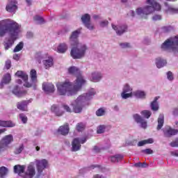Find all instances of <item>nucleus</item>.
<instances>
[{
    "mask_svg": "<svg viewBox=\"0 0 178 178\" xmlns=\"http://www.w3.org/2000/svg\"><path fill=\"white\" fill-rule=\"evenodd\" d=\"M96 94L95 89H90L88 92L79 95L74 102L71 103V106L66 104H63V108L64 111L68 112V113H81L83 108L86 105H88V102L91 101Z\"/></svg>",
    "mask_w": 178,
    "mask_h": 178,
    "instance_id": "3",
    "label": "nucleus"
},
{
    "mask_svg": "<svg viewBox=\"0 0 178 178\" xmlns=\"http://www.w3.org/2000/svg\"><path fill=\"white\" fill-rule=\"evenodd\" d=\"M167 79L169 81H173V80H175V76L172 72L169 71L167 72Z\"/></svg>",
    "mask_w": 178,
    "mask_h": 178,
    "instance_id": "49",
    "label": "nucleus"
},
{
    "mask_svg": "<svg viewBox=\"0 0 178 178\" xmlns=\"http://www.w3.org/2000/svg\"><path fill=\"white\" fill-rule=\"evenodd\" d=\"M81 33V29H78L72 32L69 43L72 47L70 55L73 59H83L86 57L88 47L87 44L79 42V35Z\"/></svg>",
    "mask_w": 178,
    "mask_h": 178,
    "instance_id": "2",
    "label": "nucleus"
},
{
    "mask_svg": "<svg viewBox=\"0 0 178 178\" xmlns=\"http://www.w3.org/2000/svg\"><path fill=\"white\" fill-rule=\"evenodd\" d=\"M133 118L135 120V122H136V123H138V124H140V127H142V129H146L147 127V120L145 119H144L143 117H141V115H138V114H134L133 115Z\"/></svg>",
    "mask_w": 178,
    "mask_h": 178,
    "instance_id": "17",
    "label": "nucleus"
},
{
    "mask_svg": "<svg viewBox=\"0 0 178 178\" xmlns=\"http://www.w3.org/2000/svg\"><path fill=\"white\" fill-rule=\"evenodd\" d=\"M11 65L12 62L10 61V60H7L6 61L5 68L7 69V70H9V69H10L11 67Z\"/></svg>",
    "mask_w": 178,
    "mask_h": 178,
    "instance_id": "53",
    "label": "nucleus"
},
{
    "mask_svg": "<svg viewBox=\"0 0 178 178\" xmlns=\"http://www.w3.org/2000/svg\"><path fill=\"white\" fill-rule=\"evenodd\" d=\"M19 119L22 120L23 123H27V117L26 115L21 113L19 114Z\"/></svg>",
    "mask_w": 178,
    "mask_h": 178,
    "instance_id": "51",
    "label": "nucleus"
},
{
    "mask_svg": "<svg viewBox=\"0 0 178 178\" xmlns=\"http://www.w3.org/2000/svg\"><path fill=\"white\" fill-rule=\"evenodd\" d=\"M23 149H24V145L23 143H21L19 145L18 147H15L14 153L15 154V155H19V154H22Z\"/></svg>",
    "mask_w": 178,
    "mask_h": 178,
    "instance_id": "35",
    "label": "nucleus"
},
{
    "mask_svg": "<svg viewBox=\"0 0 178 178\" xmlns=\"http://www.w3.org/2000/svg\"><path fill=\"white\" fill-rule=\"evenodd\" d=\"M152 19L154 22H156L158 20H162V15H155L153 16Z\"/></svg>",
    "mask_w": 178,
    "mask_h": 178,
    "instance_id": "55",
    "label": "nucleus"
},
{
    "mask_svg": "<svg viewBox=\"0 0 178 178\" xmlns=\"http://www.w3.org/2000/svg\"><path fill=\"white\" fill-rule=\"evenodd\" d=\"M122 99H127V98H133V88L129 83H125L122 88L121 93Z\"/></svg>",
    "mask_w": 178,
    "mask_h": 178,
    "instance_id": "12",
    "label": "nucleus"
},
{
    "mask_svg": "<svg viewBox=\"0 0 178 178\" xmlns=\"http://www.w3.org/2000/svg\"><path fill=\"white\" fill-rule=\"evenodd\" d=\"M16 124L10 120L4 121L0 120V127H15Z\"/></svg>",
    "mask_w": 178,
    "mask_h": 178,
    "instance_id": "26",
    "label": "nucleus"
},
{
    "mask_svg": "<svg viewBox=\"0 0 178 178\" xmlns=\"http://www.w3.org/2000/svg\"><path fill=\"white\" fill-rule=\"evenodd\" d=\"M8 169L6 168V167H1L0 168V178H5V176H6V175H8Z\"/></svg>",
    "mask_w": 178,
    "mask_h": 178,
    "instance_id": "37",
    "label": "nucleus"
},
{
    "mask_svg": "<svg viewBox=\"0 0 178 178\" xmlns=\"http://www.w3.org/2000/svg\"><path fill=\"white\" fill-rule=\"evenodd\" d=\"M28 104H29V102H27L26 101L18 102L17 104V109H19V111H27Z\"/></svg>",
    "mask_w": 178,
    "mask_h": 178,
    "instance_id": "28",
    "label": "nucleus"
},
{
    "mask_svg": "<svg viewBox=\"0 0 178 178\" xmlns=\"http://www.w3.org/2000/svg\"><path fill=\"white\" fill-rule=\"evenodd\" d=\"M67 51V44L66 43H61L57 47V52L58 54H65Z\"/></svg>",
    "mask_w": 178,
    "mask_h": 178,
    "instance_id": "31",
    "label": "nucleus"
},
{
    "mask_svg": "<svg viewBox=\"0 0 178 178\" xmlns=\"http://www.w3.org/2000/svg\"><path fill=\"white\" fill-rule=\"evenodd\" d=\"M154 62L158 69H162V67L168 65V60L162 57L156 58Z\"/></svg>",
    "mask_w": 178,
    "mask_h": 178,
    "instance_id": "19",
    "label": "nucleus"
},
{
    "mask_svg": "<svg viewBox=\"0 0 178 178\" xmlns=\"http://www.w3.org/2000/svg\"><path fill=\"white\" fill-rule=\"evenodd\" d=\"M33 20L38 23V24H41L44 23V19L40 16L36 15L33 17Z\"/></svg>",
    "mask_w": 178,
    "mask_h": 178,
    "instance_id": "46",
    "label": "nucleus"
},
{
    "mask_svg": "<svg viewBox=\"0 0 178 178\" xmlns=\"http://www.w3.org/2000/svg\"><path fill=\"white\" fill-rule=\"evenodd\" d=\"M81 20L83 24H86L91 22V15L90 14H84L81 16Z\"/></svg>",
    "mask_w": 178,
    "mask_h": 178,
    "instance_id": "33",
    "label": "nucleus"
},
{
    "mask_svg": "<svg viewBox=\"0 0 178 178\" xmlns=\"http://www.w3.org/2000/svg\"><path fill=\"white\" fill-rule=\"evenodd\" d=\"M109 24V22L106 19L102 20L99 22L100 27H107V26Z\"/></svg>",
    "mask_w": 178,
    "mask_h": 178,
    "instance_id": "50",
    "label": "nucleus"
},
{
    "mask_svg": "<svg viewBox=\"0 0 178 178\" xmlns=\"http://www.w3.org/2000/svg\"><path fill=\"white\" fill-rule=\"evenodd\" d=\"M124 156L122 154H115L113 156H110L108 157V161L112 162V163H118L123 161Z\"/></svg>",
    "mask_w": 178,
    "mask_h": 178,
    "instance_id": "23",
    "label": "nucleus"
},
{
    "mask_svg": "<svg viewBox=\"0 0 178 178\" xmlns=\"http://www.w3.org/2000/svg\"><path fill=\"white\" fill-rule=\"evenodd\" d=\"M85 127H86V125H84L83 123L81 122V123L77 124L76 130L78 131H83V130H84Z\"/></svg>",
    "mask_w": 178,
    "mask_h": 178,
    "instance_id": "48",
    "label": "nucleus"
},
{
    "mask_svg": "<svg viewBox=\"0 0 178 178\" xmlns=\"http://www.w3.org/2000/svg\"><path fill=\"white\" fill-rule=\"evenodd\" d=\"M13 94L16 95V97H23V95L26 94V91H21L20 88H19V86H15L13 90Z\"/></svg>",
    "mask_w": 178,
    "mask_h": 178,
    "instance_id": "29",
    "label": "nucleus"
},
{
    "mask_svg": "<svg viewBox=\"0 0 178 178\" xmlns=\"http://www.w3.org/2000/svg\"><path fill=\"white\" fill-rule=\"evenodd\" d=\"M35 165H36L37 170H38V177H40L42 175V172H44V169H47L48 168V161L46 159L42 160H35L34 161Z\"/></svg>",
    "mask_w": 178,
    "mask_h": 178,
    "instance_id": "11",
    "label": "nucleus"
},
{
    "mask_svg": "<svg viewBox=\"0 0 178 178\" xmlns=\"http://www.w3.org/2000/svg\"><path fill=\"white\" fill-rule=\"evenodd\" d=\"M167 13L178 15V7H169L167 10Z\"/></svg>",
    "mask_w": 178,
    "mask_h": 178,
    "instance_id": "38",
    "label": "nucleus"
},
{
    "mask_svg": "<svg viewBox=\"0 0 178 178\" xmlns=\"http://www.w3.org/2000/svg\"><path fill=\"white\" fill-rule=\"evenodd\" d=\"M2 80L4 82V84H9L10 83V80H12V77L10 76V74H6L3 76Z\"/></svg>",
    "mask_w": 178,
    "mask_h": 178,
    "instance_id": "40",
    "label": "nucleus"
},
{
    "mask_svg": "<svg viewBox=\"0 0 178 178\" xmlns=\"http://www.w3.org/2000/svg\"><path fill=\"white\" fill-rule=\"evenodd\" d=\"M4 84H7V83H5L3 79H1V81L0 82V88H3Z\"/></svg>",
    "mask_w": 178,
    "mask_h": 178,
    "instance_id": "60",
    "label": "nucleus"
},
{
    "mask_svg": "<svg viewBox=\"0 0 178 178\" xmlns=\"http://www.w3.org/2000/svg\"><path fill=\"white\" fill-rule=\"evenodd\" d=\"M173 115H178V108H175L172 111Z\"/></svg>",
    "mask_w": 178,
    "mask_h": 178,
    "instance_id": "62",
    "label": "nucleus"
},
{
    "mask_svg": "<svg viewBox=\"0 0 178 178\" xmlns=\"http://www.w3.org/2000/svg\"><path fill=\"white\" fill-rule=\"evenodd\" d=\"M93 19H95V20H97V19H101V17L99 15H94Z\"/></svg>",
    "mask_w": 178,
    "mask_h": 178,
    "instance_id": "61",
    "label": "nucleus"
},
{
    "mask_svg": "<svg viewBox=\"0 0 178 178\" xmlns=\"http://www.w3.org/2000/svg\"><path fill=\"white\" fill-rule=\"evenodd\" d=\"M113 109H114V111L118 112L119 111V106L115 105V106H113Z\"/></svg>",
    "mask_w": 178,
    "mask_h": 178,
    "instance_id": "64",
    "label": "nucleus"
},
{
    "mask_svg": "<svg viewBox=\"0 0 178 178\" xmlns=\"http://www.w3.org/2000/svg\"><path fill=\"white\" fill-rule=\"evenodd\" d=\"M112 29L115 31L117 35H122L127 31V26L124 24H111Z\"/></svg>",
    "mask_w": 178,
    "mask_h": 178,
    "instance_id": "13",
    "label": "nucleus"
},
{
    "mask_svg": "<svg viewBox=\"0 0 178 178\" xmlns=\"http://www.w3.org/2000/svg\"><path fill=\"white\" fill-rule=\"evenodd\" d=\"M13 142V135L8 134L5 136L0 140V154L5 152L7 149H9V145Z\"/></svg>",
    "mask_w": 178,
    "mask_h": 178,
    "instance_id": "9",
    "label": "nucleus"
},
{
    "mask_svg": "<svg viewBox=\"0 0 178 178\" xmlns=\"http://www.w3.org/2000/svg\"><path fill=\"white\" fill-rule=\"evenodd\" d=\"M26 169L25 165H16L14 166V172L17 173V175H22V173H24V170Z\"/></svg>",
    "mask_w": 178,
    "mask_h": 178,
    "instance_id": "30",
    "label": "nucleus"
},
{
    "mask_svg": "<svg viewBox=\"0 0 178 178\" xmlns=\"http://www.w3.org/2000/svg\"><path fill=\"white\" fill-rule=\"evenodd\" d=\"M51 111L55 113L56 116H62V115H63V111H60V110H59V106L56 105L51 106Z\"/></svg>",
    "mask_w": 178,
    "mask_h": 178,
    "instance_id": "32",
    "label": "nucleus"
},
{
    "mask_svg": "<svg viewBox=\"0 0 178 178\" xmlns=\"http://www.w3.org/2000/svg\"><path fill=\"white\" fill-rule=\"evenodd\" d=\"M120 47L122 49H127L128 48H131V44H130L129 42H122L120 43Z\"/></svg>",
    "mask_w": 178,
    "mask_h": 178,
    "instance_id": "47",
    "label": "nucleus"
},
{
    "mask_svg": "<svg viewBox=\"0 0 178 178\" xmlns=\"http://www.w3.org/2000/svg\"><path fill=\"white\" fill-rule=\"evenodd\" d=\"M128 15L132 17H134V16H136V12H134V10H130Z\"/></svg>",
    "mask_w": 178,
    "mask_h": 178,
    "instance_id": "57",
    "label": "nucleus"
},
{
    "mask_svg": "<svg viewBox=\"0 0 178 178\" xmlns=\"http://www.w3.org/2000/svg\"><path fill=\"white\" fill-rule=\"evenodd\" d=\"M93 178H106V177H104L102 175H94Z\"/></svg>",
    "mask_w": 178,
    "mask_h": 178,
    "instance_id": "59",
    "label": "nucleus"
},
{
    "mask_svg": "<svg viewBox=\"0 0 178 178\" xmlns=\"http://www.w3.org/2000/svg\"><path fill=\"white\" fill-rule=\"evenodd\" d=\"M102 73L98 71H95L91 73L90 80L93 83H98L99 81H101V80H102Z\"/></svg>",
    "mask_w": 178,
    "mask_h": 178,
    "instance_id": "18",
    "label": "nucleus"
},
{
    "mask_svg": "<svg viewBox=\"0 0 178 178\" xmlns=\"http://www.w3.org/2000/svg\"><path fill=\"white\" fill-rule=\"evenodd\" d=\"M25 175L29 178H33L35 176V163L31 162L28 165Z\"/></svg>",
    "mask_w": 178,
    "mask_h": 178,
    "instance_id": "15",
    "label": "nucleus"
},
{
    "mask_svg": "<svg viewBox=\"0 0 178 178\" xmlns=\"http://www.w3.org/2000/svg\"><path fill=\"white\" fill-rule=\"evenodd\" d=\"M162 51L173 52L175 56H178V35L167 39L161 46Z\"/></svg>",
    "mask_w": 178,
    "mask_h": 178,
    "instance_id": "7",
    "label": "nucleus"
},
{
    "mask_svg": "<svg viewBox=\"0 0 178 178\" xmlns=\"http://www.w3.org/2000/svg\"><path fill=\"white\" fill-rule=\"evenodd\" d=\"M174 28L173 26L169 25V26H165L161 28L162 33H170V31H173Z\"/></svg>",
    "mask_w": 178,
    "mask_h": 178,
    "instance_id": "39",
    "label": "nucleus"
},
{
    "mask_svg": "<svg viewBox=\"0 0 178 178\" xmlns=\"http://www.w3.org/2000/svg\"><path fill=\"white\" fill-rule=\"evenodd\" d=\"M6 10L10 13H16V10H17V1L16 0H9Z\"/></svg>",
    "mask_w": 178,
    "mask_h": 178,
    "instance_id": "16",
    "label": "nucleus"
},
{
    "mask_svg": "<svg viewBox=\"0 0 178 178\" xmlns=\"http://www.w3.org/2000/svg\"><path fill=\"white\" fill-rule=\"evenodd\" d=\"M158 125H157V130H161L162 127H163V123H165V115L163 114H160L158 120Z\"/></svg>",
    "mask_w": 178,
    "mask_h": 178,
    "instance_id": "27",
    "label": "nucleus"
},
{
    "mask_svg": "<svg viewBox=\"0 0 178 178\" xmlns=\"http://www.w3.org/2000/svg\"><path fill=\"white\" fill-rule=\"evenodd\" d=\"M105 113H106V111L104 108H100L96 111V115L97 116H105Z\"/></svg>",
    "mask_w": 178,
    "mask_h": 178,
    "instance_id": "44",
    "label": "nucleus"
},
{
    "mask_svg": "<svg viewBox=\"0 0 178 178\" xmlns=\"http://www.w3.org/2000/svg\"><path fill=\"white\" fill-rule=\"evenodd\" d=\"M132 97H135L138 99H145L147 98V93L143 90H136L133 92Z\"/></svg>",
    "mask_w": 178,
    "mask_h": 178,
    "instance_id": "21",
    "label": "nucleus"
},
{
    "mask_svg": "<svg viewBox=\"0 0 178 178\" xmlns=\"http://www.w3.org/2000/svg\"><path fill=\"white\" fill-rule=\"evenodd\" d=\"M140 114L145 119H149V118H151V115H152V112L149 110H144L141 111Z\"/></svg>",
    "mask_w": 178,
    "mask_h": 178,
    "instance_id": "36",
    "label": "nucleus"
},
{
    "mask_svg": "<svg viewBox=\"0 0 178 178\" xmlns=\"http://www.w3.org/2000/svg\"><path fill=\"white\" fill-rule=\"evenodd\" d=\"M87 142V137L83 136L81 138H75L72 141V152H77L81 149V144H84Z\"/></svg>",
    "mask_w": 178,
    "mask_h": 178,
    "instance_id": "10",
    "label": "nucleus"
},
{
    "mask_svg": "<svg viewBox=\"0 0 178 178\" xmlns=\"http://www.w3.org/2000/svg\"><path fill=\"white\" fill-rule=\"evenodd\" d=\"M57 132L58 134H61V136H67L69 134V124L60 126L57 130Z\"/></svg>",
    "mask_w": 178,
    "mask_h": 178,
    "instance_id": "22",
    "label": "nucleus"
},
{
    "mask_svg": "<svg viewBox=\"0 0 178 178\" xmlns=\"http://www.w3.org/2000/svg\"><path fill=\"white\" fill-rule=\"evenodd\" d=\"M68 72L70 73V74H77L76 79L81 76L83 77V79H84V76H83V75H81V72L80 71V70L79 68H77L76 67H70L68 69Z\"/></svg>",
    "mask_w": 178,
    "mask_h": 178,
    "instance_id": "25",
    "label": "nucleus"
},
{
    "mask_svg": "<svg viewBox=\"0 0 178 178\" xmlns=\"http://www.w3.org/2000/svg\"><path fill=\"white\" fill-rule=\"evenodd\" d=\"M170 147H178V138L170 143Z\"/></svg>",
    "mask_w": 178,
    "mask_h": 178,
    "instance_id": "54",
    "label": "nucleus"
},
{
    "mask_svg": "<svg viewBox=\"0 0 178 178\" xmlns=\"http://www.w3.org/2000/svg\"><path fill=\"white\" fill-rule=\"evenodd\" d=\"M84 84H86V79L81 76H79L74 82V84L69 81L58 83V93L59 95H67L68 97L76 95V94L81 90V87H83Z\"/></svg>",
    "mask_w": 178,
    "mask_h": 178,
    "instance_id": "4",
    "label": "nucleus"
},
{
    "mask_svg": "<svg viewBox=\"0 0 178 178\" xmlns=\"http://www.w3.org/2000/svg\"><path fill=\"white\" fill-rule=\"evenodd\" d=\"M162 130L164 137H166L167 138H170V137H172V136H176V134H178L177 129H173L169 126L165 127Z\"/></svg>",
    "mask_w": 178,
    "mask_h": 178,
    "instance_id": "14",
    "label": "nucleus"
},
{
    "mask_svg": "<svg viewBox=\"0 0 178 178\" xmlns=\"http://www.w3.org/2000/svg\"><path fill=\"white\" fill-rule=\"evenodd\" d=\"M106 129V125H99L97 127V134H102V133L105 132V129Z\"/></svg>",
    "mask_w": 178,
    "mask_h": 178,
    "instance_id": "45",
    "label": "nucleus"
},
{
    "mask_svg": "<svg viewBox=\"0 0 178 178\" xmlns=\"http://www.w3.org/2000/svg\"><path fill=\"white\" fill-rule=\"evenodd\" d=\"M90 169H96L97 172H104L105 168L99 165H93L90 167Z\"/></svg>",
    "mask_w": 178,
    "mask_h": 178,
    "instance_id": "43",
    "label": "nucleus"
},
{
    "mask_svg": "<svg viewBox=\"0 0 178 178\" xmlns=\"http://www.w3.org/2000/svg\"><path fill=\"white\" fill-rule=\"evenodd\" d=\"M170 154L172 156H178V150L171 152Z\"/></svg>",
    "mask_w": 178,
    "mask_h": 178,
    "instance_id": "58",
    "label": "nucleus"
},
{
    "mask_svg": "<svg viewBox=\"0 0 178 178\" xmlns=\"http://www.w3.org/2000/svg\"><path fill=\"white\" fill-rule=\"evenodd\" d=\"M175 129H178V121H175L174 123Z\"/></svg>",
    "mask_w": 178,
    "mask_h": 178,
    "instance_id": "63",
    "label": "nucleus"
},
{
    "mask_svg": "<svg viewBox=\"0 0 178 178\" xmlns=\"http://www.w3.org/2000/svg\"><path fill=\"white\" fill-rule=\"evenodd\" d=\"M22 33V26L17 22L6 19L0 21V38L8 34L9 38L4 40V48L6 51L12 48L15 41L19 38V34Z\"/></svg>",
    "mask_w": 178,
    "mask_h": 178,
    "instance_id": "1",
    "label": "nucleus"
},
{
    "mask_svg": "<svg viewBox=\"0 0 178 178\" xmlns=\"http://www.w3.org/2000/svg\"><path fill=\"white\" fill-rule=\"evenodd\" d=\"M42 90L44 92H54L55 91V86L52 83L44 82L42 83Z\"/></svg>",
    "mask_w": 178,
    "mask_h": 178,
    "instance_id": "20",
    "label": "nucleus"
},
{
    "mask_svg": "<svg viewBox=\"0 0 178 178\" xmlns=\"http://www.w3.org/2000/svg\"><path fill=\"white\" fill-rule=\"evenodd\" d=\"M136 168H147V166L143 165L142 163H138L134 165Z\"/></svg>",
    "mask_w": 178,
    "mask_h": 178,
    "instance_id": "56",
    "label": "nucleus"
},
{
    "mask_svg": "<svg viewBox=\"0 0 178 178\" xmlns=\"http://www.w3.org/2000/svg\"><path fill=\"white\" fill-rule=\"evenodd\" d=\"M83 26L88 29V30H90V31H92L93 30H95V26L93 24L91 23V21L89 22H87L86 24H84Z\"/></svg>",
    "mask_w": 178,
    "mask_h": 178,
    "instance_id": "41",
    "label": "nucleus"
},
{
    "mask_svg": "<svg viewBox=\"0 0 178 178\" xmlns=\"http://www.w3.org/2000/svg\"><path fill=\"white\" fill-rule=\"evenodd\" d=\"M143 154H146L147 155H151V154H154V151L151 149H145L141 151Z\"/></svg>",
    "mask_w": 178,
    "mask_h": 178,
    "instance_id": "52",
    "label": "nucleus"
},
{
    "mask_svg": "<svg viewBox=\"0 0 178 178\" xmlns=\"http://www.w3.org/2000/svg\"><path fill=\"white\" fill-rule=\"evenodd\" d=\"M158 99H159V97H156L150 103V109L153 111V112H158V111H159V103H158Z\"/></svg>",
    "mask_w": 178,
    "mask_h": 178,
    "instance_id": "24",
    "label": "nucleus"
},
{
    "mask_svg": "<svg viewBox=\"0 0 178 178\" xmlns=\"http://www.w3.org/2000/svg\"><path fill=\"white\" fill-rule=\"evenodd\" d=\"M145 144H154V139L149 138V139L139 141L138 143V147H143V146L145 145Z\"/></svg>",
    "mask_w": 178,
    "mask_h": 178,
    "instance_id": "34",
    "label": "nucleus"
},
{
    "mask_svg": "<svg viewBox=\"0 0 178 178\" xmlns=\"http://www.w3.org/2000/svg\"><path fill=\"white\" fill-rule=\"evenodd\" d=\"M15 74L25 82L24 84V87H26L27 88L33 87V88L35 90L37 87V71H35V70H31L30 72L31 83L27 82L29 80V75H27L26 72H24L23 71H17Z\"/></svg>",
    "mask_w": 178,
    "mask_h": 178,
    "instance_id": "6",
    "label": "nucleus"
},
{
    "mask_svg": "<svg viewBox=\"0 0 178 178\" xmlns=\"http://www.w3.org/2000/svg\"><path fill=\"white\" fill-rule=\"evenodd\" d=\"M42 60V65L44 69L48 70L54 66V58L52 56H48L47 54H39L38 55V62L41 63Z\"/></svg>",
    "mask_w": 178,
    "mask_h": 178,
    "instance_id": "8",
    "label": "nucleus"
},
{
    "mask_svg": "<svg viewBox=\"0 0 178 178\" xmlns=\"http://www.w3.org/2000/svg\"><path fill=\"white\" fill-rule=\"evenodd\" d=\"M146 2L150 6H146L144 8H138L136 10V14L138 15V16L144 17V16L151 15V13L155 12V10H161V4L156 2L155 0H147Z\"/></svg>",
    "mask_w": 178,
    "mask_h": 178,
    "instance_id": "5",
    "label": "nucleus"
},
{
    "mask_svg": "<svg viewBox=\"0 0 178 178\" xmlns=\"http://www.w3.org/2000/svg\"><path fill=\"white\" fill-rule=\"evenodd\" d=\"M23 47H24V43L23 42H20L14 49L13 52H19L23 49Z\"/></svg>",
    "mask_w": 178,
    "mask_h": 178,
    "instance_id": "42",
    "label": "nucleus"
}]
</instances>
